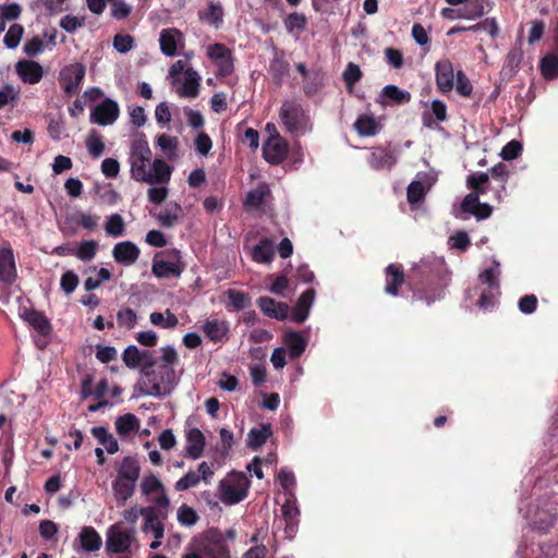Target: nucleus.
I'll return each mask as SVG.
<instances>
[{"label":"nucleus","instance_id":"nucleus-58","mask_svg":"<svg viewBox=\"0 0 558 558\" xmlns=\"http://www.w3.org/2000/svg\"><path fill=\"white\" fill-rule=\"evenodd\" d=\"M117 322L121 327L133 329L137 322V315L134 310L125 307L117 313Z\"/></svg>","mask_w":558,"mask_h":558},{"label":"nucleus","instance_id":"nucleus-29","mask_svg":"<svg viewBox=\"0 0 558 558\" xmlns=\"http://www.w3.org/2000/svg\"><path fill=\"white\" fill-rule=\"evenodd\" d=\"M274 243L268 238H263L252 250V258L259 264H267L274 259Z\"/></svg>","mask_w":558,"mask_h":558},{"label":"nucleus","instance_id":"nucleus-56","mask_svg":"<svg viewBox=\"0 0 558 558\" xmlns=\"http://www.w3.org/2000/svg\"><path fill=\"white\" fill-rule=\"evenodd\" d=\"M157 145L165 151L168 158L177 156L178 140L167 134H160L157 137Z\"/></svg>","mask_w":558,"mask_h":558},{"label":"nucleus","instance_id":"nucleus-11","mask_svg":"<svg viewBox=\"0 0 558 558\" xmlns=\"http://www.w3.org/2000/svg\"><path fill=\"white\" fill-rule=\"evenodd\" d=\"M288 142L279 133L270 134L263 145V157L271 165L281 163L288 156Z\"/></svg>","mask_w":558,"mask_h":558},{"label":"nucleus","instance_id":"nucleus-22","mask_svg":"<svg viewBox=\"0 0 558 558\" xmlns=\"http://www.w3.org/2000/svg\"><path fill=\"white\" fill-rule=\"evenodd\" d=\"M489 177H492L495 181L498 182V185L494 191V198L497 203H501L507 195L506 184L509 179V170L508 167L504 162H498L489 170Z\"/></svg>","mask_w":558,"mask_h":558},{"label":"nucleus","instance_id":"nucleus-34","mask_svg":"<svg viewBox=\"0 0 558 558\" xmlns=\"http://www.w3.org/2000/svg\"><path fill=\"white\" fill-rule=\"evenodd\" d=\"M182 267L179 263L168 260L154 259L151 272L157 278L179 277L182 272Z\"/></svg>","mask_w":558,"mask_h":558},{"label":"nucleus","instance_id":"nucleus-27","mask_svg":"<svg viewBox=\"0 0 558 558\" xmlns=\"http://www.w3.org/2000/svg\"><path fill=\"white\" fill-rule=\"evenodd\" d=\"M283 343L288 347L292 360L301 356L307 345L306 339L298 331L289 330L283 336Z\"/></svg>","mask_w":558,"mask_h":558},{"label":"nucleus","instance_id":"nucleus-25","mask_svg":"<svg viewBox=\"0 0 558 558\" xmlns=\"http://www.w3.org/2000/svg\"><path fill=\"white\" fill-rule=\"evenodd\" d=\"M171 167L162 159H155L151 163V170H148L149 180H141L140 182L146 183H168L171 178Z\"/></svg>","mask_w":558,"mask_h":558},{"label":"nucleus","instance_id":"nucleus-20","mask_svg":"<svg viewBox=\"0 0 558 558\" xmlns=\"http://www.w3.org/2000/svg\"><path fill=\"white\" fill-rule=\"evenodd\" d=\"M315 294V290L310 288L300 295L291 313V319L294 323L301 324L307 319Z\"/></svg>","mask_w":558,"mask_h":558},{"label":"nucleus","instance_id":"nucleus-10","mask_svg":"<svg viewBox=\"0 0 558 558\" xmlns=\"http://www.w3.org/2000/svg\"><path fill=\"white\" fill-rule=\"evenodd\" d=\"M85 74L86 68L80 62L69 64L60 71V85L66 96L71 97L78 93Z\"/></svg>","mask_w":558,"mask_h":558},{"label":"nucleus","instance_id":"nucleus-48","mask_svg":"<svg viewBox=\"0 0 558 558\" xmlns=\"http://www.w3.org/2000/svg\"><path fill=\"white\" fill-rule=\"evenodd\" d=\"M105 230L108 235L118 238L123 235L125 223L120 214H112L107 218Z\"/></svg>","mask_w":558,"mask_h":558},{"label":"nucleus","instance_id":"nucleus-9","mask_svg":"<svg viewBox=\"0 0 558 558\" xmlns=\"http://www.w3.org/2000/svg\"><path fill=\"white\" fill-rule=\"evenodd\" d=\"M135 530L122 531L120 523L108 529L106 550L108 554H131V546Z\"/></svg>","mask_w":558,"mask_h":558},{"label":"nucleus","instance_id":"nucleus-62","mask_svg":"<svg viewBox=\"0 0 558 558\" xmlns=\"http://www.w3.org/2000/svg\"><path fill=\"white\" fill-rule=\"evenodd\" d=\"M78 276L73 270H66L62 276L60 280L61 289L66 293L70 294L74 292V290L78 286Z\"/></svg>","mask_w":558,"mask_h":558},{"label":"nucleus","instance_id":"nucleus-54","mask_svg":"<svg viewBox=\"0 0 558 558\" xmlns=\"http://www.w3.org/2000/svg\"><path fill=\"white\" fill-rule=\"evenodd\" d=\"M201 482V476L196 471H189L184 476H182L174 484V489L177 492H184L190 488L196 487Z\"/></svg>","mask_w":558,"mask_h":558},{"label":"nucleus","instance_id":"nucleus-1","mask_svg":"<svg viewBox=\"0 0 558 558\" xmlns=\"http://www.w3.org/2000/svg\"><path fill=\"white\" fill-rule=\"evenodd\" d=\"M236 531L229 529L222 533L217 527L207 530L196 545V549L204 558H231V550L228 541L234 542Z\"/></svg>","mask_w":558,"mask_h":558},{"label":"nucleus","instance_id":"nucleus-14","mask_svg":"<svg viewBox=\"0 0 558 558\" xmlns=\"http://www.w3.org/2000/svg\"><path fill=\"white\" fill-rule=\"evenodd\" d=\"M15 71L23 83L37 84L44 76L40 63L34 60H21L15 64Z\"/></svg>","mask_w":558,"mask_h":558},{"label":"nucleus","instance_id":"nucleus-16","mask_svg":"<svg viewBox=\"0 0 558 558\" xmlns=\"http://www.w3.org/2000/svg\"><path fill=\"white\" fill-rule=\"evenodd\" d=\"M386 282L385 292L391 296H397L399 290L405 281L403 267L400 264H389L385 268Z\"/></svg>","mask_w":558,"mask_h":558},{"label":"nucleus","instance_id":"nucleus-46","mask_svg":"<svg viewBox=\"0 0 558 558\" xmlns=\"http://www.w3.org/2000/svg\"><path fill=\"white\" fill-rule=\"evenodd\" d=\"M85 143L89 155L94 159L99 158L104 154L105 143L102 141V137L98 134L96 130H92L88 133Z\"/></svg>","mask_w":558,"mask_h":558},{"label":"nucleus","instance_id":"nucleus-30","mask_svg":"<svg viewBox=\"0 0 558 558\" xmlns=\"http://www.w3.org/2000/svg\"><path fill=\"white\" fill-rule=\"evenodd\" d=\"M135 485L136 482L119 477L112 482V492L118 505H124L133 496Z\"/></svg>","mask_w":558,"mask_h":558},{"label":"nucleus","instance_id":"nucleus-23","mask_svg":"<svg viewBox=\"0 0 558 558\" xmlns=\"http://www.w3.org/2000/svg\"><path fill=\"white\" fill-rule=\"evenodd\" d=\"M16 278L14 255L11 247L0 248V281L12 283Z\"/></svg>","mask_w":558,"mask_h":558},{"label":"nucleus","instance_id":"nucleus-33","mask_svg":"<svg viewBox=\"0 0 558 558\" xmlns=\"http://www.w3.org/2000/svg\"><path fill=\"white\" fill-rule=\"evenodd\" d=\"M81 546L86 551H96L101 547V537L93 526H84L78 535Z\"/></svg>","mask_w":558,"mask_h":558},{"label":"nucleus","instance_id":"nucleus-45","mask_svg":"<svg viewBox=\"0 0 558 558\" xmlns=\"http://www.w3.org/2000/svg\"><path fill=\"white\" fill-rule=\"evenodd\" d=\"M175 34H180L179 31L175 29H163L160 33V49L163 54L168 57H173L177 54V39Z\"/></svg>","mask_w":558,"mask_h":558},{"label":"nucleus","instance_id":"nucleus-4","mask_svg":"<svg viewBox=\"0 0 558 558\" xmlns=\"http://www.w3.org/2000/svg\"><path fill=\"white\" fill-rule=\"evenodd\" d=\"M151 160V150L149 148L146 135L138 133L131 143L130 163L132 178L136 181L148 180L147 166Z\"/></svg>","mask_w":558,"mask_h":558},{"label":"nucleus","instance_id":"nucleus-31","mask_svg":"<svg viewBox=\"0 0 558 558\" xmlns=\"http://www.w3.org/2000/svg\"><path fill=\"white\" fill-rule=\"evenodd\" d=\"M270 195V189L266 183H259L251 190L245 197L244 206L252 209H260L267 196Z\"/></svg>","mask_w":558,"mask_h":558},{"label":"nucleus","instance_id":"nucleus-3","mask_svg":"<svg viewBox=\"0 0 558 558\" xmlns=\"http://www.w3.org/2000/svg\"><path fill=\"white\" fill-rule=\"evenodd\" d=\"M140 392L145 396L161 397L171 392L175 385V372L170 365H158L151 376H144Z\"/></svg>","mask_w":558,"mask_h":558},{"label":"nucleus","instance_id":"nucleus-12","mask_svg":"<svg viewBox=\"0 0 558 558\" xmlns=\"http://www.w3.org/2000/svg\"><path fill=\"white\" fill-rule=\"evenodd\" d=\"M120 114V108L116 100L106 98L90 112V122L98 125L113 124Z\"/></svg>","mask_w":558,"mask_h":558},{"label":"nucleus","instance_id":"nucleus-42","mask_svg":"<svg viewBox=\"0 0 558 558\" xmlns=\"http://www.w3.org/2000/svg\"><path fill=\"white\" fill-rule=\"evenodd\" d=\"M283 25L289 34L302 33L307 27V17L300 12H291L283 19Z\"/></svg>","mask_w":558,"mask_h":558},{"label":"nucleus","instance_id":"nucleus-51","mask_svg":"<svg viewBox=\"0 0 558 558\" xmlns=\"http://www.w3.org/2000/svg\"><path fill=\"white\" fill-rule=\"evenodd\" d=\"M24 27L21 24H12L3 38V44L9 49H15L22 39Z\"/></svg>","mask_w":558,"mask_h":558},{"label":"nucleus","instance_id":"nucleus-5","mask_svg":"<svg viewBox=\"0 0 558 558\" xmlns=\"http://www.w3.org/2000/svg\"><path fill=\"white\" fill-rule=\"evenodd\" d=\"M471 192L464 196L460 204V210L476 218V220L488 219L493 214V206L487 203H481L480 196L487 193L489 185H466Z\"/></svg>","mask_w":558,"mask_h":558},{"label":"nucleus","instance_id":"nucleus-52","mask_svg":"<svg viewBox=\"0 0 558 558\" xmlns=\"http://www.w3.org/2000/svg\"><path fill=\"white\" fill-rule=\"evenodd\" d=\"M177 518L178 521L184 526H192L199 520L197 512L186 504H183L179 507Z\"/></svg>","mask_w":558,"mask_h":558},{"label":"nucleus","instance_id":"nucleus-53","mask_svg":"<svg viewBox=\"0 0 558 558\" xmlns=\"http://www.w3.org/2000/svg\"><path fill=\"white\" fill-rule=\"evenodd\" d=\"M425 187L421 181H412L407 189V198L411 205L421 203L425 198Z\"/></svg>","mask_w":558,"mask_h":558},{"label":"nucleus","instance_id":"nucleus-49","mask_svg":"<svg viewBox=\"0 0 558 558\" xmlns=\"http://www.w3.org/2000/svg\"><path fill=\"white\" fill-rule=\"evenodd\" d=\"M98 244L94 240L82 241L76 248H74V256L81 260H90L95 257Z\"/></svg>","mask_w":558,"mask_h":558},{"label":"nucleus","instance_id":"nucleus-19","mask_svg":"<svg viewBox=\"0 0 558 558\" xmlns=\"http://www.w3.org/2000/svg\"><path fill=\"white\" fill-rule=\"evenodd\" d=\"M522 60V49L520 47L511 48L508 51L502 68L499 72L500 78L505 82H509L518 73Z\"/></svg>","mask_w":558,"mask_h":558},{"label":"nucleus","instance_id":"nucleus-8","mask_svg":"<svg viewBox=\"0 0 558 558\" xmlns=\"http://www.w3.org/2000/svg\"><path fill=\"white\" fill-rule=\"evenodd\" d=\"M279 116L290 133L304 131L308 121L302 105L294 100H286L280 108Z\"/></svg>","mask_w":558,"mask_h":558},{"label":"nucleus","instance_id":"nucleus-38","mask_svg":"<svg viewBox=\"0 0 558 558\" xmlns=\"http://www.w3.org/2000/svg\"><path fill=\"white\" fill-rule=\"evenodd\" d=\"M272 435L270 424H262L259 428H253L248 433L247 446L252 450H258Z\"/></svg>","mask_w":558,"mask_h":558},{"label":"nucleus","instance_id":"nucleus-41","mask_svg":"<svg viewBox=\"0 0 558 558\" xmlns=\"http://www.w3.org/2000/svg\"><path fill=\"white\" fill-rule=\"evenodd\" d=\"M354 129L361 136H374L380 125L373 116L361 114L354 123Z\"/></svg>","mask_w":558,"mask_h":558},{"label":"nucleus","instance_id":"nucleus-37","mask_svg":"<svg viewBox=\"0 0 558 558\" xmlns=\"http://www.w3.org/2000/svg\"><path fill=\"white\" fill-rule=\"evenodd\" d=\"M488 5V0H468L463 8H460V19L476 20L482 17Z\"/></svg>","mask_w":558,"mask_h":558},{"label":"nucleus","instance_id":"nucleus-44","mask_svg":"<svg viewBox=\"0 0 558 558\" xmlns=\"http://www.w3.org/2000/svg\"><path fill=\"white\" fill-rule=\"evenodd\" d=\"M539 68L545 80L551 81L558 77V54L547 53L542 58Z\"/></svg>","mask_w":558,"mask_h":558},{"label":"nucleus","instance_id":"nucleus-21","mask_svg":"<svg viewBox=\"0 0 558 558\" xmlns=\"http://www.w3.org/2000/svg\"><path fill=\"white\" fill-rule=\"evenodd\" d=\"M396 162L393 153L381 146L374 147L368 157V165L375 170H390Z\"/></svg>","mask_w":558,"mask_h":558},{"label":"nucleus","instance_id":"nucleus-57","mask_svg":"<svg viewBox=\"0 0 558 558\" xmlns=\"http://www.w3.org/2000/svg\"><path fill=\"white\" fill-rule=\"evenodd\" d=\"M142 351L136 345H129L122 354V360L129 368H137L141 365Z\"/></svg>","mask_w":558,"mask_h":558},{"label":"nucleus","instance_id":"nucleus-60","mask_svg":"<svg viewBox=\"0 0 558 558\" xmlns=\"http://www.w3.org/2000/svg\"><path fill=\"white\" fill-rule=\"evenodd\" d=\"M343 81L347 84L349 88L353 87L355 83H357L362 77V72L359 65H356L353 62H350L343 74H342Z\"/></svg>","mask_w":558,"mask_h":558},{"label":"nucleus","instance_id":"nucleus-50","mask_svg":"<svg viewBox=\"0 0 558 558\" xmlns=\"http://www.w3.org/2000/svg\"><path fill=\"white\" fill-rule=\"evenodd\" d=\"M227 295L234 311H242L251 303L250 295L239 290L229 289Z\"/></svg>","mask_w":558,"mask_h":558},{"label":"nucleus","instance_id":"nucleus-7","mask_svg":"<svg viewBox=\"0 0 558 558\" xmlns=\"http://www.w3.org/2000/svg\"><path fill=\"white\" fill-rule=\"evenodd\" d=\"M498 276V264L496 265V268H487L478 276L481 283L486 286V288L482 291L480 299L477 300V306L483 311L493 310L497 302V298L500 295Z\"/></svg>","mask_w":558,"mask_h":558},{"label":"nucleus","instance_id":"nucleus-43","mask_svg":"<svg viewBox=\"0 0 558 558\" xmlns=\"http://www.w3.org/2000/svg\"><path fill=\"white\" fill-rule=\"evenodd\" d=\"M149 320L154 326L163 328V329H173L178 326L179 319L178 317L167 308L165 313L154 312L149 316Z\"/></svg>","mask_w":558,"mask_h":558},{"label":"nucleus","instance_id":"nucleus-35","mask_svg":"<svg viewBox=\"0 0 558 558\" xmlns=\"http://www.w3.org/2000/svg\"><path fill=\"white\" fill-rule=\"evenodd\" d=\"M223 8L219 2L210 1L208 3V8L205 11L198 12V17L201 21L206 22L209 25L218 28L223 22Z\"/></svg>","mask_w":558,"mask_h":558},{"label":"nucleus","instance_id":"nucleus-32","mask_svg":"<svg viewBox=\"0 0 558 558\" xmlns=\"http://www.w3.org/2000/svg\"><path fill=\"white\" fill-rule=\"evenodd\" d=\"M141 473V465L135 457H124L118 470L119 478L137 482Z\"/></svg>","mask_w":558,"mask_h":558},{"label":"nucleus","instance_id":"nucleus-61","mask_svg":"<svg viewBox=\"0 0 558 558\" xmlns=\"http://www.w3.org/2000/svg\"><path fill=\"white\" fill-rule=\"evenodd\" d=\"M59 25L66 33L73 34L77 28H81L85 25V17L65 15L60 20Z\"/></svg>","mask_w":558,"mask_h":558},{"label":"nucleus","instance_id":"nucleus-26","mask_svg":"<svg viewBox=\"0 0 558 558\" xmlns=\"http://www.w3.org/2000/svg\"><path fill=\"white\" fill-rule=\"evenodd\" d=\"M202 330L210 341L221 342L228 336L229 325L225 320L211 319L204 323Z\"/></svg>","mask_w":558,"mask_h":558},{"label":"nucleus","instance_id":"nucleus-6","mask_svg":"<svg viewBox=\"0 0 558 558\" xmlns=\"http://www.w3.org/2000/svg\"><path fill=\"white\" fill-rule=\"evenodd\" d=\"M250 480L243 472L233 473L228 481L220 483V499L226 505H235L248 494Z\"/></svg>","mask_w":558,"mask_h":558},{"label":"nucleus","instance_id":"nucleus-36","mask_svg":"<svg viewBox=\"0 0 558 558\" xmlns=\"http://www.w3.org/2000/svg\"><path fill=\"white\" fill-rule=\"evenodd\" d=\"M182 214V207L177 202L168 203L157 216L159 223L165 228H171L175 225Z\"/></svg>","mask_w":558,"mask_h":558},{"label":"nucleus","instance_id":"nucleus-17","mask_svg":"<svg viewBox=\"0 0 558 558\" xmlns=\"http://www.w3.org/2000/svg\"><path fill=\"white\" fill-rule=\"evenodd\" d=\"M140 254V248L131 241L119 242L112 250L114 260L124 266L133 265L138 259Z\"/></svg>","mask_w":558,"mask_h":558},{"label":"nucleus","instance_id":"nucleus-18","mask_svg":"<svg viewBox=\"0 0 558 558\" xmlns=\"http://www.w3.org/2000/svg\"><path fill=\"white\" fill-rule=\"evenodd\" d=\"M411 101V94L396 85H387L383 88L377 102L384 107L393 105H405Z\"/></svg>","mask_w":558,"mask_h":558},{"label":"nucleus","instance_id":"nucleus-40","mask_svg":"<svg viewBox=\"0 0 558 558\" xmlns=\"http://www.w3.org/2000/svg\"><path fill=\"white\" fill-rule=\"evenodd\" d=\"M25 320L41 336H49L51 332V324L47 317L37 311H29L25 315Z\"/></svg>","mask_w":558,"mask_h":558},{"label":"nucleus","instance_id":"nucleus-28","mask_svg":"<svg viewBox=\"0 0 558 558\" xmlns=\"http://www.w3.org/2000/svg\"><path fill=\"white\" fill-rule=\"evenodd\" d=\"M201 76L198 73L189 68L185 70V78L182 87L178 90L181 97L195 98L199 94Z\"/></svg>","mask_w":558,"mask_h":558},{"label":"nucleus","instance_id":"nucleus-24","mask_svg":"<svg viewBox=\"0 0 558 558\" xmlns=\"http://www.w3.org/2000/svg\"><path fill=\"white\" fill-rule=\"evenodd\" d=\"M187 445L185 447L186 454L191 459H198L202 457L205 447V436L198 428H191L186 433Z\"/></svg>","mask_w":558,"mask_h":558},{"label":"nucleus","instance_id":"nucleus-15","mask_svg":"<svg viewBox=\"0 0 558 558\" xmlns=\"http://www.w3.org/2000/svg\"><path fill=\"white\" fill-rule=\"evenodd\" d=\"M262 313L270 318L284 320L288 318L289 305L284 302H277L270 296H260L256 301Z\"/></svg>","mask_w":558,"mask_h":558},{"label":"nucleus","instance_id":"nucleus-55","mask_svg":"<svg viewBox=\"0 0 558 558\" xmlns=\"http://www.w3.org/2000/svg\"><path fill=\"white\" fill-rule=\"evenodd\" d=\"M163 488L165 487L161 481L153 473L145 475L141 483V490L143 495H150L155 492H161Z\"/></svg>","mask_w":558,"mask_h":558},{"label":"nucleus","instance_id":"nucleus-39","mask_svg":"<svg viewBox=\"0 0 558 558\" xmlns=\"http://www.w3.org/2000/svg\"><path fill=\"white\" fill-rule=\"evenodd\" d=\"M116 430L121 437H126L131 433L138 430L140 420L135 414L126 413L116 420Z\"/></svg>","mask_w":558,"mask_h":558},{"label":"nucleus","instance_id":"nucleus-64","mask_svg":"<svg viewBox=\"0 0 558 558\" xmlns=\"http://www.w3.org/2000/svg\"><path fill=\"white\" fill-rule=\"evenodd\" d=\"M522 145L519 141L512 140L508 142L501 149L500 156L504 160H513L520 156Z\"/></svg>","mask_w":558,"mask_h":558},{"label":"nucleus","instance_id":"nucleus-63","mask_svg":"<svg viewBox=\"0 0 558 558\" xmlns=\"http://www.w3.org/2000/svg\"><path fill=\"white\" fill-rule=\"evenodd\" d=\"M231 56V50L223 44H213L207 47V57L216 62L227 59Z\"/></svg>","mask_w":558,"mask_h":558},{"label":"nucleus","instance_id":"nucleus-59","mask_svg":"<svg viewBox=\"0 0 558 558\" xmlns=\"http://www.w3.org/2000/svg\"><path fill=\"white\" fill-rule=\"evenodd\" d=\"M113 48L120 53H128L134 47V38L129 34H117L113 37Z\"/></svg>","mask_w":558,"mask_h":558},{"label":"nucleus","instance_id":"nucleus-13","mask_svg":"<svg viewBox=\"0 0 558 558\" xmlns=\"http://www.w3.org/2000/svg\"><path fill=\"white\" fill-rule=\"evenodd\" d=\"M436 85L440 93L446 94L454 86V70L449 59H441L435 64Z\"/></svg>","mask_w":558,"mask_h":558},{"label":"nucleus","instance_id":"nucleus-2","mask_svg":"<svg viewBox=\"0 0 558 558\" xmlns=\"http://www.w3.org/2000/svg\"><path fill=\"white\" fill-rule=\"evenodd\" d=\"M448 278L446 274L441 267H437L413 289V299L424 301L427 305H430L436 300L444 298Z\"/></svg>","mask_w":558,"mask_h":558},{"label":"nucleus","instance_id":"nucleus-47","mask_svg":"<svg viewBox=\"0 0 558 558\" xmlns=\"http://www.w3.org/2000/svg\"><path fill=\"white\" fill-rule=\"evenodd\" d=\"M143 531L144 532L151 531L154 534V537L156 539H161L163 537V532H165L163 523L157 519L153 508L150 509L148 514H146L145 522L143 525Z\"/></svg>","mask_w":558,"mask_h":558}]
</instances>
